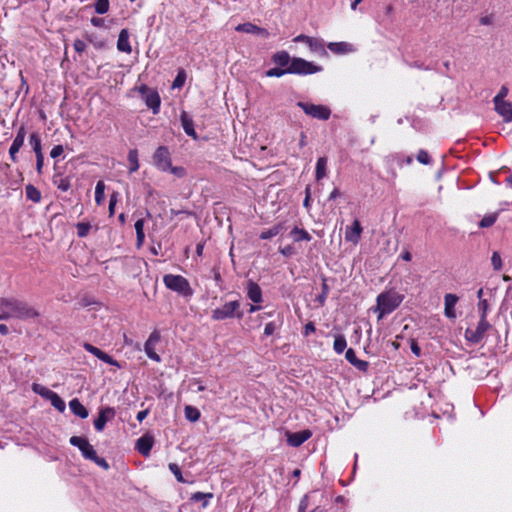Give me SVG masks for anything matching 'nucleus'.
Listing matches in <instances>:
<instances>
[{
  "label": "nucleus",
  "instance_id": "f257e3e1",
  "mask_svg": "<svg viewBox=\"0 0 512 512\" xmlns=\"http://www.w3.org/2000/svg\"><path fill=\"white\" fill-rule=\"evenodd\" d=\"M38 316L39 312L24 301L9 297L0 298V320L11 318L26 320Z\"/></svg>",
  "mask_w": 512,
  "mask_h": 512
},
{
  "label": "nucleus",
  "instance_id": "f03ea898",
  "mask_svg": "<svg viewBox=\"0 0 512 512\" xmlns=\"http://www.w3.org/2000/svg\"><path fill=\"white\" fill-rule=\"evenodd\" d=\"M404 296L396 291H387L377 296L375 312H378V320L392 313L403 301Z\"/></svg>",
  "mask_w": 512,
  "mask_h": 512
},
{
  "label": "nucleus",
  "instance_id": "7ed1b4c3",
  "mask_svg": "<svg viewBox=\"0 0 512 512\" xmlns=\"http://www.w3.org/2000/svg\"><path fill=\"white\" fill-rule=\"evenodd\" d=\"M163 282L168 289L182 296H191L193 293L188 280L181 275L166 274L163 277Z\"/></svg>",
  "mask_w": 512,
  "mask_h": 512
},
{
  "label": "nucleus",
  "instance_id": "20e7f679",
  "mask_svg": "<svg viewBox=\"0 0 512 512\" xmlns=\"http://www.w3.org/2000/svg\"><path fill=\"white\" fill-rule=\"evenodd\" d=\"M322 71V67L303 58L294 57L288 66L289 74L310 75Z\"/></svg>",
  "mask_w": 512,
  "mask_h": 512
},
{
  "label": "nucleus",
  "instance_id": "39448f33",
  "mask_svg": "<svg viewBox=\"0 0 512 512\" xmlns=\"http://www.w3.org/2000/svg\"><path fill=\"white\" fill-rule=\"evenodd\" d=\"M240 302L230 301L225 303L222 307L216 308L212 311V319L216 321L224 320L227 318H242L243 314L239 311Z\"/></svg>",
  "mask_w": 512,
  "mask_h": 512
},
{
  "label": "nucleus",
  "instance_id": "423d86ee",
  "mask_svg": "<svg viewBox=\"0 0 512 512\" xmlns=\"http://www.w3.org/2000/svg\"><path fill=\"white\" fill-rule=\"evenodd\" d=\"M491 328V325L486 318H480L476 329L467 328L465 330V338L467 341L477 344L483 340L486 332Z\"/></svg>",
  "mask_w": 512,
  "mask_h": 512
},
{
  "label": "nucleus",
  "instance_id": "0eeeda50",
  "mask_svg": "<svg viewBox=\"0 0 512 512\" xmlns=\"http://www.w3.org/2000/svg\"><path fill=\"white\" fill-rule=\"evenodd\" d=\"M297 106H299L305 112V114L316 119L327 120L331 115V110L324 105H315L305 102H298Z\"/></svg>",
  "mask_w": 512,
  "mask_h": 512
},
{
  "label": "nucleus",
  "instance_id": "6e6552de",
  "mask_svg": "<svg viewBox=\"0 0 512 512\" xmlns=\"http://www.w3.org/2000/svg\"><path fill=\"white\" fill-rule=\"evenodd\" d=\"M294 42H304L308 45L311 52L316 53L320 56L327 54L325 49L324 41L320 38L310 37L304 34H300L293 39Z\"/></svg>",
  "mask_w": 512,
  "mask_h": 512
},
{
  "label": "nucleus",
  "instance_id": "1a4fd4ad",
  "mask_svg": "<svg viewBox=\"0 0 512 512\" xmlns=\"http://www.w3.org/2000/svg\"><path fill=\"white\" fill-rule=\"evenodd\" d=\"M153 163L161 171H168L171 168V157L167 147L160 146L156 149Z\"/></svg>",
  "mask_w": 512,
  "mask_h": 512
},
{
  "label": "nucleus",
  "instance_id": "9d476101",
  "mask_svg": "<svg viewBox=\"0 0 512 512\" xmlns=\"http://www.w3.org/2000/svg\"><path fill=\"white\" fill-rule=\"evenodd\" d=\"M363 228L358 219H355L351 226L345 229V241L357 245L361 239Z\"/></svg>",
  "mask_w": 512,
  "mask_h": 512
},
{
  "label": "nucleus",
  "instance_id": "9b49d317",
  "mask_svg": "<svg viewBox=\"0 0 512 512\" xmlns=\"http://www.w3.org/2000/svg\"><path fill=\"white\" fill-rule=\"evenodd\" d=\"M81 453L85 459L93 461L96 465H98L99 467H101L105 470L109 469L108 462L104 458L99 457L97 455L96 450L89 442L86 443L84 448L81 450Z\"/></svg>",
  "mask_w": 512,
  "mask_h": 512
},
{
  "label": "nucleus",
  "instance_id": "f8f14e48",
  "mask_svg": "<svg viewBox=\"0 0 512 512\" xmlns=\"http://www.w3.org/2000/svg\"><path fill=\"white\" fill-rule=\"evenodd\" d=\"M494 110L502 117L505 123L512 122V103L506 100L493 101Z\"/></svg>",
  "mask_w": 512,
  "mask_h": 512
},
{
  "label": "nucleus",
  "instance_id": "ddd939ff",
  "mask_svg": "<svg viewBox=\"0 0 512 512\" xmlns=\"http://www.w3.org/2000/svg\"><path fill=\"white\" fill-rule=\"evenodd\" d=\"M154 445V437L146 433L142 435L136 442V450L143 455L144 457H148L150 455V451Z\"/></svg>",
  "mask_w": 512,
  "mask_h": 512
},
{
  "label": "nucleus",
  "instance_id": "4468645a",
  "mask_svg": "<svg viewBox=\"0 0 512 512\" xmlns=\"http://www.w3.org/2000/svg\"><path fill=\"white\" fill-rule=\"evenodd\" d=\"M25 136H26L25 128L24 127H20L18 132H17V134H16V137L14 138V140L12 142V145L10 146V149H9V155H10V158H11V160L13 162H17L16 154L19 152V150L23 146L24 140H25Z\"/></svg>",
  "mask_w": 512,
  "mask_h": 512
},
{
  "label": "nucleus",
  "instance_id": "2eb2a0df",
  "mask_svg": "<svg viewBox=\"0 0 512 512\" xmlns=\"http://www.w3.org/2000/svg\"><path fill=\"white\" fill-rule=\"evenodd\" d=\"M83 348L93 354L95 357H97L98 359L102 360L103 362L107 363V364H110V365H113V366H117V367H120L118 361L114 360L111 356H109L107 353L103 352L102 350H100L99 348L93 346L92 344L90 343H87L85 342L83 344Z\"/></svg>",
  "mask_w": 512,
  "mask_h": 512
},
{
  "label": "nucleus",
  "instance_id": "dca6fc26",
  "mask_svg": "<svg viewBox=\"0 0 512 512\" xmlns=\"http://www.w3.org/2000/svg\"><path fill=\"white\" fill-rule=\"evenodd\" d=\"M115 416V410L111 407L101 409L98 417L94 420V427L97 431H102L108 420Z\"/></svg>",
  "mask_w": 512,
  "mask_h": 512
},
{
  "label": "nucleus",
  "instance_id": "f3484780",
  "mask_svg": "<svg viewBox=\"0 0 512 512\" xmlns=\"http://www.w3.org/2000/svg\"><path fill=\"white\" fill-rule=\"evenodd\" d=\"M312 433L309 430H303L295 433L287 434V443L292 447L302 445L306 440L311 437Z\"/></svg>",
  "mask_w": 512,
  "mask_h": 512
},
{
  "label": "nucleus",
  "instance_id": "a211bd4d",
  "mask_svg": "<svg viewBox=\"0 0 512 512\" xmlns=\"http://www.w3.org/2000/svg\"><path fill=\"white\" fill-rule=\"evenodd\" d=\"M444 302H445V309H444L445 316L450 319H455L456 313H455L454 308H455L456 303L458 302V297L454 294H446L445 298H444Z\"/></svg>",
  "mask_w": 512,
  "mask_h": 512
},
{
  "label": "nucleus",
  "instance_id": "6ab92c4d",
  "mask_svg": "<svg viewBox=\"0 0 512 512\" xmlns=\"http://www.w3.org/2000/svg\"><path fill=\"white\" fill-rule=\"evenodd\" d=\"M117 49L127 54H130L132 52V47L129 43V33L127 29H122L120 31L117 41Z\"/></svg>",
  "mask_w": 512,
  "mask_h": 512
},
{
  "label": "nucleus",
  "instance_id": "aec40b11",
  "mask_svg": "<svg viewBox=\"0 0 512 512\" xmlns=\"http://www.w3.org/2000/svg\"><path fill=\"white\" fill-rule=\"evenodd\" d=\"M346 360L351 363L353 366H355L360 371H366L369 364L367 361L359 360L356 357L355 351L352 348H349L345 353Z\"/></svg>",
  "mask_w": 512,
  "mask_h": 512
},
{
  "label": "nucleus",
  "instance_id": "412c9836",
  "mask_svg": "<svg viewBox=\"0 0 512 512\" xmlns=\"http://www.w3.org/2000/svg\"><path fill=\"white\" fill-rule=\"evenodd\" d=\"M180 119H181V124H182V127H183L185 133L188 136L192 137L193 139H197V133L194 129V122L189 117V115L185 111H183L181 113Z\"/></svg>",
  "mask_w": 512,
  "mask_h": 512
},
{
  "label": "nucleus",
  "instance_id": "4be33fe9",
  "mask_svg": "<svg viewBox=\"0 0 512 512\" xmlns=\"http://www.w3.org/2000/svg\"><path fill=\"white\" fill-rule=\"evenodd\" d=\"M247 296L252 302L260 303L262 301V291L260 286L253 281H249L247 285Z\"/></svg>",
  "mask_w": 512,
  "mask_h": 512
},
{
  "label": "nucleus",
  "instance_id": "5701e85b",
  "mask_svg": "<svg viewBox=\"0 0 512 512\" xmlns=\"http://www.w3.org/2000/svg\"><path fill=\"white\" fill-rule=\"evenodd\" d=\"M146 105L153 110L154 113H157L160 107V96L158 92L151 90L145 96Z\"/></svg>",
  "mask_w": 512,
  "mask_h": 512
},
{
  "label": "nucleus",
  "instance_id": "b1692460",
  "mask_svg": "<svg viewBox=\"0 0 512 512\" xmlns=\"http://www.w3.org/2000/svg\"><path fill=\"white\" fill-rule=\"evenodd\" d=\"M327 47L335 54H345L353 51V46L347 42H330Z\"/></svg>",
  "mask_w": 512,
  "mask_h": 512
},
{
  "label": "nucleus",
  "instance_id": "393cba45",
  "mask_svg": "<svg viewBox=\"0 0 512 512\" xmlns=\"http://www.w3.org/2000/svg\"><path fill=\"white\" fill-rule=\"evenodd\" d=\"M236 31L245 32V33H249V34H260V35H264V36L268 35V32L265 29L260 28L251 23L239 24L236 27Z\"/></svg>",
  "mask_w": 512,
  "mask_h": 512
},
{
  "label": "nucleus",
  "instance_id": "a878e982",
  "mask_svg": "<svg viewBox=\"0 0 512 512\" xmlns=\"http://www.w3.org/2000/svg\"><path fill=\"white\" fill-rule=\"evenodd\" d=\"M70 410L76 415L79 416L82 419H85L88 417V410L81 404V402L74 398L69 402Z\"/></svg>",
  "mask_w": 512,
  "mask_h": 512
},
{
  "label": "nucleus",
  "instance_id": "bb28decb",
  "mask_svg": "<svg viewBox=\"0 0 512 512\" xmlns=\"http://www.w3.org/2000/svg\"><path fill=\"white\" fill-rule=\"evenodd\" d=\"M273 62L281 67L287 66L291 63V57L286 51H280L273 55Z\"/></svg>",
  "mask_w": 512,
  "mask_h": 512
},
{
  "label": "nucleus",
  "instance_id": "cd10ccee",
  "mask_svg": "<svg viewBox=\"0 0 512 512\" xmlns=\"http://www.w3.org/2000/svg\"><path fill=\"white\" fill-rule=\"evenodd\" d=\"M290 235L293 237L295 242L311 240V235L306 230L298 227H294L291 230Z\"/></svg>",
  "mask_w": 512,
  "mask_h": 512
},
{
  "label": "nucleus",
  "instance_id": "c85d7f7f",
  "mask_svg": "<svg viewBox=\"0 0 512 512\" xmlns=\"http://www.w3.org/2000/svg\"><path fill=\"white\" fill-rule=\"evenodd\" d=\"M25 193H26V197L35 202V203H39L41 201V192L39 189H37L35 186L31 185V184H28L26 187H25Z\"/></svg>",
  "mask_w": 512,
  "mask_h": 512
},
{
  "label": "nucleus",
  "instance_id": "c756f323",
  "mask_svg": "<svg viewBox=\"0 0 512 512\" xmlns=\"http://www.w3.org/2000/svg\"><path fill=\"white\" fill-rule=\"evenodd\" d=\"M128 161L130 163L129 172L133 173L139 169L138 152L136 149H132L128 153Z\"/></svg>",
  "mask_w": 512,
  "mask_h": 512
},
{
  "label": "nucleus",
  "instance_id": "7c9ffc66",
  "mask_svg": "<svg viewBox=\"0 0 512 512\" xmlns=\"http://www.w3.org/2000/svg\"><path fill=\"white\" fill-rule=\"evenodd\" d=\"M327 159L320 157L316 163V179L321 180L326 176Z\"/></svg>",
  "mask_w": 512,
  "mask_h": 512
},
{
  "label": "nucleus",
  "instance_id": "2f4dec72",
  "mask_svg": "<svg viewBox=\"0 0 512 512\" xmlns=\"http://www.w3.org/2000/svg\"><path fill=\"white\" fill-rule=\"evenodd\" d=\"M184 413L186 419L191 422L198 421L201 416L200 411L197 408L190 405L185 406Z\"/></svg>",
  "mask_w": 512,
  "mask_h": 512
},
{
  "label": "nucleus",
  "instance_id": "473e14b6",
  "mask_svg": "<svg viewBox=\"0 0 512 512\" xmlns=\"http://www.w3.org/2000/svg\"><path fill=\"white\" fill-rule=\"evenodd\" d=\"M283 229V225L282 224H277L267 230H264L261 232L260 234V238L261 239H270L276 235H278Z\"/></svg>",
  "mask_w": 512,
  "mask_h": 512
},
{
  "label": "nucleus",
  "instance_id": "72a5a7b5",
  "mask_svg": "<svg viewBox=\"0 0 512 512\" xmlns=\"http://www.w3.org/2000/svg\"><path fill=\"white\" fill-rule=\"evenodd\" d=\"M498 215H499L498 212L485 215L482 218V220L479 222V226L481 228H489V227H491L497 221Z\"/></svg>",
  "mask_w": 512,
  "mask_h": 512
},
{
  "label": "nucleus",
  "instance_id": "f704fd0d",
  "mask_svg": "<svg viewBox=\"0 0 512 512\" xmlns=\"http://www.w3.org/2000/svg\"><path fill=\"white\" fill-rule=\"evenodd\" d=\"M48 400H50L51 405L56 408L58 411L63 412L65 410V402L60 398V396L53 392Z\"/></svg>",
  "mask_w": 512,
  "mask_h": 512
},
{
  "label": "nucleus",
  "instance_id": "c9c22d12",
  "mask_svg": "<svg viewBox=\"0 0 512 512\" xmlns=\"http://www.w3.org/2000/svg\"><path fill=\"white\" fill-rule=\"evenodd\" d=\"M135 230H136V236H137V243L138 245H142L144 242L145 234H144V220L139 219L135 222Z\"/></svg>",
  "mask_w": 512,
  "mask_h": 512
},
{
  "label": "nucleus",
  "instance_id": "e433bc0d",
  "mask_svg": "<svg viewBox=\"0 0 512 512\" xmlns=\"http://www.w3.org/2000/svg\"><path fill=\"white\" fill-rule=\"evenodd\" d=\"M30 145L32 146L36 155L42 154L41 139L38 134L32 133L29 138Z\"/></svg>",
  "mask_w": 512,
  "mask_h": 512
},
{
  "label": "nucleus",
  "instance_id": "4c0bfd02",
  "mask_svg": "<svg viewBox=\"0 0 512 512\" xmlns=\"http://www.w3.org/2000/svg\"><path fill=\"white\" fill-rule=\"evenodd\" d=\"M53 183L62 191H67L71 187L70 180L61 176H55L53 178Z\"/></svg>",
  "mask_w": 512,
  "mask_h": 512
},
{
  "label": "nucleus",
  "instance_id": "58836bf2",
  "mask_svg": "<svg viewBox=\"0 0 512 512\" xmlns=\"http://www.w3.org/2000/svg\"><path fill=\"white\" fill-rule=\"evenodd\" d=\"M347 346L346 339L343 335H338L335 337L333 348L336 353L341 354Z\"/></svg>",
  "mask_w": 512,
  "mask_h": 512
},
{
  "label": "nucleus",
  "instance_id": "ea45409f",
  "mask_svg": "<svg viewBox=\"0 0 512 512\" xmlns=\"http://www.w3.org/2000/svg\"><path fill=\"white\" fill-rule=\"evenodd\" d=\"M105 184L103 181H98L95 187V201L100 205L104 200Z\"/></svg>",
  "mask_w": 512,
  "mask_h": 512
},
{
  "label": "nucleus",
  "instance_id": "a19ab883",
  "mask_svg": "<svg viewBox=\"0 0 512 512\" xmlns=\"http://www.w3.org/2000/svg\"><path fill=\"white\" fill-rule=\"evenodd\" d=\"M32 390L46 399H48L49 396L53 393V391L49 390L48 388L36 383L32 385Z\"/></svg>",
  "mask_w": 512,
  "mask_h": 512
},
{
  "label": "nucleus",
  "instance_id": "79ce46f5",
  "mask_svg": "<svg viewBox=\"0 0 512 512\" xmlns=\"http://www.w3.org/2000/svg\"><path fill=\"white\" fill-rule=\"evenodd\" d=\"M144 350H145V353L147 354V356L156 361V362H160L161 361V358L160 356L155 352V345L153 344H145L144 345Z\"/></svg>",
  "mask_w": 512,
  "mask_h": 512
},
{
  "label": "nucleus",
  "instance_id": "37998d69",
  "mask_svg": "<svg viewBox=\"0 0 512 512\" xmlns=\"http://www.w3.org/2000/svg\"><path fill=\"white\" fill-rule=\"evenodd\" d=\"M69 442L72 446L77 447L81 451L88 442V440L83 437L72 436Z\"/></svg>",
  "mask_w": 512,
  "mask_h": 512
},
{
  "label": "nucleus",
  "instance_id": "c03bdc74",
  "mask_svg": "<svg viewBox=\"0 0 512 512\" xmlns=\"http://www.w3.org/2000/svg\"><path fill=\"white\" fill-rule=\"evenodd\" d=\"M109 9V0H97L95 3V11L98 14H104Z\"/></svg>",
  "mask_w": 512,
  "mask_h": 512
},
{
  "label": "nucleus",
  "instance_id": "a18cd8bd",
  "mask_svg": "<svg viewBox=\"0 0 512 512\" xmlns=\"http://www.w3.org/2000/svg\"><path fill=\"white\" fill-rule=\"evenodd\" d=\"M169 470L173 473L178 482L185 483L186 481L183 479L180 467L176 463L169 464Z\"/></svg>",
  "mask_w": 512,
  "mask_h": 512
},
{
  "label": "nucleus",
  "instance_id": "49530a36",
  "mask_svg": "<svg viewBox=\"0 0 512 512\" xmlns=\"http://www.w3.org/2000/svg\"><path fill=\"white\" fill-rule=\"evenodd\" d=\"M76 228H77V234L79 237H85L88 235L89 231H90V224L89 223H83V222H80L76 225Z\"/></svg>",
  "mask_w": 512,
  "mask_h": 512
},
{
  "label": "nucleus",
  "instance_id": "de8ad7c7",
  "mask_svg": "<svg viewBox=\"0 0 512 512\" xmlns=\"http://www.w3.org/2000/svg\"><path fill=\"white\" fill-rule=\"evenodd\" d=\"M329 287L326 282V279H323L322 281V293L317 297V301L320 303V305H323L326 301V298L328 296Z\"/></svg>",
  "mask_w": 512,
  "mask_h": 512
},
{
  "label": "nucleus",
  "instance_id": "09e8293b",
  "mask_svg": "<svg viewBox=\"0 0 512 512\" xmlns=\"http://www.w3.org/2000/svg\"><path fill=\"white\" fill-rule=\"evenodd\" d=\"M287 73H288V67L286 69L271 68V69L266 71V76L267 77H281V76H283L284 74H287Z\"/></svg>",
  "mask_w": 512,
  "mask_h": 512
},
{
  "label": "nucleus",
  "instance_id": "8fccbe9b",
  "mask_svg": "<svg viewBox=\"0 0 512 512\" xmlns=\"http://www.w3.org/2000/svg\"><path fill=\"white\" fill-rule=\"evenodd\" d=\"M186 79V74L184 70L179 71L178 75L176 76L175 80L173 81V88H179L184 85Z\"/></svg>",
  "mask_w": 512,
  "mask_h": 512
},
{
  "label": "nucleus",
  "instance_id": "3c124183",
  "mask_svg": "<svg viewBox=\"0 0 512 512\" xmlns=\"http://www.w3.org/2000/svg\"><path fill=\"white\" fill-rule=\"evenodd\" d=\"M417 160L424 165H427L431 162V158L427 151L425 150H419L417 154Z\"/></svg>",
  "mask_w": 512,
  "mask_h": 512
},
{
  "label": "nucleus",
  "instance_id": "603ef678",
  "mask_svg": "<svg viewBox=\"0 0 512 512\" xmlns=\"http://www.w3.org/2000/svg\"><path fill=\"white\" fill-rule=\"evenodd\" d=\"M491 262L495 270H500L502 268V260L498 252H493Z\"/></svg>",
  "mask_w": 512,
  "mask_h": 512
},
{
  "label": "nucleus",
  "instance_id": "864d4df0",
  "mask_svg": "<svg viewBox=\"0 0 512 512\" xmlns=\"http://www.w3.org/2000/svg\"><path fill=\"white\" fill-rule=\"evenodd\" d=\"M478 308L480 310L481 316L480 318H486L487 317V310H488V302L487 300L483 299L480 300L478 303Z\"/></svg>",
  "mask_w": 512,
  "mask_h": 512
},
{
  "label": "nucleus",
  "instance_id": "5fc2aeb1",
  "mask_svg": "<svg viewBox=\"0 0 512 512\" xmlns=\"http://www.w3.org/2000/svg\"><path fill=\"white\" fill-rule=\"evenodd\" d=\"M160 341V333L159 331H153L149 338L147 339V341L145 342V344H153L156 346V344Z\"/></svg>",
  "mask_w": 512,
  "mask_h": 512
},
{
  "label": "nucleus",
  "instance_id": "6e6d98bb",
  "mask_svg": "<svg viewBox=\"0 0 512 512\" xmlns=\"http://www.w3.org/2000/svg\"><path fill=\"white\" fill-rule=\"evenodd\" d=\"M508 94V88L506 86H502L499 92L493 98V101H502L505 100V97Z\"/></svg>",
  "mask_w": 512,
  "mask_h": 512
},
{
  "label": "nucleus",
  "instance_id": "4d7b16f0",
  "mask_svg": "<svg viewBox=\"0 0 512 512\" xmlns=\"http://www.w3.org/2000/svg\"><path fill=\"white\" fill-rule=\"evenodd\" d=\"M73 46H74L75 51L78 53H82L86 49L85 42L80 39L75 40Z\"/></svg>",
  "mask_w": 512,
  "mask_h": 512
},
{
  "label": "nucleus",
  "instance_id": "13d9d810",
  "mask_svg": "<svg viewBox=\"0 0 512 512\" xmlns=\"http://www.w3.org/2000/svg\"><path fill=\"white\" fill-rule=\"evenodd\" d=\"M276 329H277V325L274 322H269L266 324V326L264 328V334L266 336H270L275 332Z\"/></svg>",
  "mask_w": 512,
  "mask_h": 512
},
{
  "label": "nucleus",
  "instance_id": "bf43d9fd",
  "mask_svg": "<svg viewBox=\"0 0 512 512\" xmlns=\"http://www.w3.org/2000/svg\"><path fill=\"white\" fill-rule=\"evenodd\" d=\"M63 151H64V149H63L62 145H56L52 148V150L50 152V156L52 158H57L63 153Z\"/></svg>",
  "mask_w": 512,
  "mask_h": 512
},
{
  "label": "nucleus",
  "instance_id": "052dcab7",
  "mask_svg": "<svg viewBox=\"0 0 512 512\" xmlns=\"http://www.w3.org/2000/svg\"><path fill=\"white\" fill-rule=\"evenodd\" d=\"M212 497V494H205V493H202V492H196L192 495L191 499L198 502V501H202L203 499L205 498H211Z\"/></svg>",
  "mask_w": 512,
  "mask_h": 512
},
{
  "label": "nucleus",
  "instance_id": "680f3d73",
  "mask_svg": "<svg viewBox=\"0 0 512 512\" xmlns=\"http://www.w3.org/2000/svg\"><path fill=\"white\" fill-rule=\"evenodd\" d=\"M117 203V195L114 193L111 195L110 202H109V213L110 215L114 214V208Z\"/></svg>",
  "mask_w": 512,
  "mask_h": 512
},
{
  "label": "nucleus",
  "instance_id": "e2e57ef3",
  "mask_svg": "<svg viewBox=\"0 0 512 512\" xmlns=\"http://www.w3.org/2000/svg\"><path fill=\"white\" fill-rule=\"evenodd\" d=\"M308 508V497L304 496L299 504L298 512H306Z\"/></svg>",
  "mask_w": 512,
  "mask_h": 512
},
{
  "label": "nucleus",
  "instance_id": "0e129e2a",
  "mask_svg": "<svg viewBox=\"0 0 512 512\" xmlns=\"http://www.w3.org/2000/svg\"><path fill=\"white\" fill-rule=\"evenodd\" d=\"M316 330L314 323L309 322L304 327V335L308 336L311 333H314Z\"/></svg>",
  "mask_w": 512,
  "mask_h": 512
},
{
  "label": "nucleus",
  "instance_id": "69168bd1",
  "mask_svg": "<svg viewBox=\"0 0 512 512\" xmlns=\"http://www.w3.org/2000/svg\"><path fill=\"white\" fill-rule=\"evenodd\" d=\"M44 157L43 154L36 155V169L38 173H41L43 167Z\"/></svg>",
  "mask_w": 512,
  "mask_h": 512
},
{
  "label": "nucleus",
  "instance_id": "338daca9",
  "mask_svg": "<svg viewBox=\"0 0 512 512\" xmlns=\"http://www.w3.org/2000/svg\"><path fill=\"white\" fill-rule=\"evenodd\" d=\"M411 351L417 357H419L421 355V349L418 346V344L416 343V341H414V340H412V342H411Z\"/></svg>",
  "mask_w": 512,
  "mask_h": 512
},
{
  "label": "nucleus",
  "instance_id": "774afa93",
  "mask_svg": "<svg viewBox=\"0 0 512 512\" xmlns=\"http://www.w3.org/2000/svg\"><path fill=\"white\" fill-rule=\"evenodd\" d=\"M169 170L171 171V173H173L174 175L178 176V177H182L184 175V169L182 167H172L169 168Z\"/></svg>",
  "mask_w": 512,
  "mask_h": 512
}]
</instances>
